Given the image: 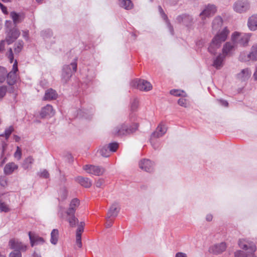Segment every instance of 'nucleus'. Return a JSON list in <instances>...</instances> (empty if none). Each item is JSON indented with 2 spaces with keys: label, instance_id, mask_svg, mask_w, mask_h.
<instances>
[{
  "label": "nucleus",
  "instance_id": "nucleus-19",
  "mask_svg": "<svg viewBox=\"0 0 257 257\" xmlns=\"http://www.w3.org/2000/svg\"><path fill=\"white\" fill-rule=\"evenodd\" d=\"M139 167L142 170L151 172L153 170V163L149 159H143L140 162Z\"/></svg>",
  "mask_w": 257,
  "mask_h": 257
},
{
  "label": "nucleus",
  "instance_id": "nucleus-35",
  "mask_svg": "<svg viewBox=\"0 0 257 257\" xmlns=\"http://www.w3.org/2000/svg\"><path fill=\"white\" fill-rule=\"evenodd\" d=\"M33 162L34 159L32 157H29L24 160L22 166L25 169H27L31 167Z\"/></svg>",
  "mask_w": 257,
  "mask_h": 257
},
{
  "label": "nucleus",
  "instance_id": "nucleus-12",
  "mask_svg": "<svg viewBox=\"0 0 257 257\" xmlns=\"http://www.w3.org/2000/svg\"><path fill=\"white\" fill-rule=\"evenodd\" d=\"M18 70V62L16 60L13 65L12 70L7 74V81L9 85H13L16 82L17 75L16 72Z\"/></svg>",
  "mask_w": 257,
  "mask_h": 257
},
{
  "label": "nucleus",
  "instance_id": "nucleus-48",
  "mask_svg": "<svg viewBox=\"0 0 257 257\" xmlns=\"http://www.w3.org/2000/svg\"><path fill=\"white\" fill-rule=\"evenodd\" d=\"M7 91V88L5 86L0 87V99L4 97Z\"/></svg>",
  "mask_w": 257,
  "mask_h": 257
},
{
  "label": "nucleus",
  "instance_id": "nucleus-39",
  "mask_svg": "<svg viewBox=\"0 0 257 257\" xmlns=\"http://www.w3.org/2000/svg\"><path fill=\"white\" fill-rule=\"evenodd\" d=\"M139 106V100L137 98H134L131 102V110L132 111H136Z\"/></svg>",
  "mask_w": 257,
  "mask_h": 257
},
{
  "label": "nucleus",
  "instance_id": "nucleus-23",
  "mask_svg": "<svg viewBox=\"0 0 257 257\" xmlns=\"http://www.w3.org/2000/svg\"><path fill=\"white\" fill-rule=\"evenodd\" d=\"M247 26L252 31L257 30V14L253 15L248 19Z\"/></svg>",
  "mask_w": 257,
  "mask_h": 257
},
{
  "label": "nucleus",
  "instance_id": "nucleus-46",
  "mask_svg": "<svg viewBox=\"0 0 257 257\" xmlns=\"http://www.w3.org/2000/svg\"><path fill=\"white\" fill-rule=\"evenodd\" d=\"M14 157L18 160H20L22 157V151L20 147H17V150L14 154Z\"/></svg>",
  "mask_w": 257,
  "mask_h": 257
},
{
  "label": "nucleus",
  "instance_id": "nucleus-22",
  "mask_svg": "<svg viewBox=\"0 0 257 257\" xmlns=\"http://www.w3.org/2000/svg\"><path fill=\"white\" fill-rule=\"evenodd\" d=\"M29 238L32 246L39 244H42L44 242V239L37 235L32 234L31 232H29Z\"/></svg>",
  "mask_w": 257,
  "mask_h": 257
},
{
  "label": "nucleus",
  "instance_id": "nucleus-24",
  "mask_svg": "<svg viewBox=\"0 0 257 257\" xmlns=\"http://www.w3.org/2000/svg\"><path fill=\"white\" fill-rule=\"evenodd\" d=\"M247 241L245 239H239L238 245L245 250L249 249L251 252H254L256 250V246L254 244H250L248 246Z\"/></svg>",
  "mask_w": 257,
  "mask_h": 257
},
{
  "label": "nucleus",
  "instance_id": "nucleus-38",
  "mask_svg": "<svg viewBox=\"0 0 257 257\" xmlns=\"http://www.w3.org/2000/svg\"><path fill=\"white\" fill-rule=\"evenodd\" d=\"M99 154L103 157H107L110 156V151L107 146H103L99 151Z\"/></svg>",
  "mask_w": 257,
  "mask_h": 257
},
{
  "label": "nucleus",
  "instance_id": "nucleus-18",
  "mask_svg": "<svg viewBox=\"0 0 257 257\" xmlns=\"http://www.w3.org/2000/svg\"><path fill=\"white\" fill-rule=\"evenodd\" d=\"M236 45L231 42H227L223 45L222 48V55L225 57L227 55H230L234 51Z\"/></svg>",
  "mask_w": 257,
  "mask_h": 257
},
{
  "label": "nucleus",
  "instance_id": "nucleus-25",
  "mask_svg": "<svg viewBox=\"0 0 257 257\" xmlns=\"http://www.w3.org/2000/svg\"><path fill=\"white\" fill-rule=\"evenodd\" d=\"M57 95L58 94L55 90L50 88L46 91L43 100H51L56 99L57 97Z\"/></svg>",
  "mask_w": 257,
  "mask_h": 257
},
{
  "label": "nucleus",
  "instance_id": "nucleus-9",
  "mask_svg": "<svg viewBox=\"0 0 257 257\" xmlns=\"http://www.w3.org/2000/svg\"><path fill=\"white\" fill-rule=\"evenodd\" d=\"M166 131L167 128L166 126L164 124L161 123L158 126L156 131L152 134L150 138V142L155 149H157L159 147L158 145H156L155 143V139L163 136L166 133Z\"/></svg>",
  "mask_w": 257,
  "mask_h": 257
},
{
  "label": "nucleus",
  "instance_id": "nucleus-36",
  "mask_svg": "<svg viewBox=\"0 0 257 257\" xmlns=\"http://www.w3.org/2000/svg\"><path fill=\"white\" fill-rule=\"evenodd\" d=\"M24 46V42L22 41H18L15 44L14 51L15 53L19 54L22 50Z\"/></svg>",
  "mask_w": 257,
  "mask_h": 257
},
{
  "label": "nucleus",
  "instance_id": "nucleus-57",
  "mask_svg": "<svg viewBox=\"0 0 257 257\" xmlns=\"http://www.w3.org/2000/svg\"><path fill=\"white\" fill-rule=\"evenodd\" d=\"M175 257H187V254L185 253L179 252H177L176 255Z\"/></svg>",
  "mask_w": 257,
  "mask_h": 257
},
{
  "label": "nucleus",
  "instance_id": "nucleus-52",
  "mask_svg": "<svg viewBox=\"0 0 257 257\" xmlns=\"http://www.w3.org/2000/svg\"><path fill=\"white\" fill-rule=\"evenodd\" d=\"M217 101L219 104H220L221 105H222L223 106L227 107L228 106V103L225 100H224L222 99H217Z\"/></svg>",
  "mask_w": 257,
  "mask_h": 257
},
{
  "label": "nucleus",
  "instance_id": "nucleus-61",
  "mask_svg": "<svg viewBox=\"0 0 257 257\" xmlns=\"http://www.w3.org/2000/svg\"><path fill=\"white\" fill-rule=\"evenodd\" d=\"M14 140H15L16 142H19L20 140V138L17 136V135H14Z\"/></svg>",
  "mask_w": 257,
  "mask_h": 257
},
{
  "label": "nucleus",
  "instance_id": "nucleus-27",
  "mask_svg": "<svg viewBox=\"0 0 257 257\" xmlns=\"http://www.w3.org/2000/svg\"><path fill=\"white\" fill-rule=\"evenodd\" d=\"M251 74V72L249 68L243 69L237 74V78L241 81H245L248 79Z\"/></svg>",
  "mask_w": 257,
  "mask_h": 257
},
{
  "label": "nucleus",
  "instance_id": "nucleus-53",
  "mask_svg": "<svg viewBox=\"0 0 257 257\" xmlns=\"http://www.w3.org/2000/svg\"><path fill=\"white\" fill-rule=\"evenodd\" d=\"M6 41L2 40L0 42V53H3L5 50Z\"/></svg>",
  "mask_w": 257,
  "mask_h": 257
},
{
  "label": "nucleus",
  "instance_id": "nucleus-50",
  "mask_svg": "<svg viewBox=\"0 0 257 257\" xmlns=\"http://www.w3.org/2000/svg\"><path fill=\"white\" fill-rule=\"evenodd\" d=\"M7 57L10 60L11 63H12L14 60V54L12 49L10 48L7 53Z\"/></svg>",
  "mask_w": 257,
  "mask_h": 257
},
{
  "label": "nucleus",
  "instance_id": "nucleus-33",
  "mask_svg": "<svg viewBox=\"0 0 257 257\" xmlns=\"http://www.w3.org/2000/svg\"><path fill=\"white\" fill-rule=\"evenodd\" d=\"M11 17L15 25L20 23L23 19V17L21 15L14 12L11 13Z\"/></svg>",
  "mask_w": 257,
  "mask_h": 257
},
{
  "label": "nucleus",
  "instance_id": "nucleus-32",
  "mask_svg": "<svg viewBox=\"0 0 257 257\" xmlns=\"http://www.w3.org/2000/svg\"><path fill=\"white\" fill-rule=\"evenodd\" d=\"M118 5L125 10H131L133 7L131 0H118Z\"/></svg>",
  "mask_w": 257,
  "mask_h": 257
},
{
  "label": "nucleus",
  "instance_id": "nucleus-42",
  "mask_svg": "<svg viewBox=\"0 0 257 257\" xmlns=\"http://www.w3.org/2000/svg\"><path fill=\"white\" fill-rule=\"evenodd\" d=\"M68 195V192L65 188H62L59 191V198L61 200H64L66 199Z\"/></svg>",
  "mask_w": 257,
  "mask_h": 257
},
{
  "label": "nucleus",
  "instance_id": "nucleus-37",
  "mask_svg": "<svg viewBox=\"0 0 257 257\" xmlns=\"http://www.w3.org/2000/svg\"><path fill=\"white\" fill-rule=\"evenodd\" d=\"M7 74V69L5 67H0V83H3L6 80Z\"/></svg>",
  "mask_w": 257,
  "mask_h": 257
},
{
  "label": "nucleus",
  "instance_id": "nucleus-64",
  "mask_svg": "<svg viewBox=\"0 0 257 257\" xmlns=\"http://www.w3.org/2000/svg\"><path fill=\"white\" fill-rule=\"evenodd\" d=\"M130 117H131V121L135 120V119L133 118L134 117L133 115H131Z\"/></svg>",
  "mask_w": 257,
  "mask_h": 257
},
{
  "label": "nucleus",
  "instance_id": "nucleus-6",
  "mask_svg": "<svg viewBox=\"0 0 257 257\" xmlns=\"http://www.w3.org/2000/svg\"><path fill=\"white\" fill-rule=\"evenodd\" d=\"M250 8V3L247 0H237L233 5L234 11L239 14L247 12Z\"/></svg>",
  "mask_w": 257,
  "mask_h": 257
},
{
  "label": "nucleus",
  "instance_id": "nucleus-3",
  "mask_svg": "<svg viewBox=\"0 0 257 257\" xmlns=\"http://www.w3.org/2000/svg\"><path fill=\"white\" fill-rule=\"evenodd\" d=\"M138 124L134 123L131 125H128L126 123H123L113 129V133L118 136H126L134 133L138 128Z\"/></svg>",
  "mask_w": 257,
  "mask_h": 257
},
{
  "label": "nucleus",
  "instance_id": "nucleus-17",
  "mask_svg": "<svg viewBox=\"0 0 257 257\" xmlns=\"http://www.w3.org/2000/svg\"><path fill=\"white\" fill-rule=\"evenodd\" d=\"M55 114L54 110L52 105L47 104L46 106L42 108L40 115L42 118L46 117H51Z\"/></svg>",
  "mask_w": 257,
  "mask_h": 257
},
{
  "label": "nucleus",
  "instance_id": "nucleus-8",
  "mask_svg": "<svg viewBox=\"0 0 257 257\" xmlns=\"http://www.w3.org/2000/svg\"><path fill=\"white\" fill-rule=\"evenodd\" d=\"M166 131L167 128L166 126L164 124L161 123L158 126L156 131L152 134L150 138V142L155 149H157L159 147L158 145H156L155 143V139L163 136L166 133Z\"/></svg>",
  "mask_w": 257,
  "mask_h": 257
},
{
  "label": "nucleus",
  "instance_id": "nucleus-49",
  "mask_svg": "<svg viewBox=\"0 0 257 257\" xmlns=\"http://www.w3.org/2000/svg\"><path fill=\"white\" fill-rule=\"evenodd\" d=\"M9 257H22V254L20 251L14 250L10 253Z\"/></svg>",
  "mask_w": 257,
  "mask_h": 257
},
{
  "label": "nucleus",
  "instance_id": "nucleus-31",
  "mask_svg": "<svg viewBox=\"0 0 257 257\" xmlns=\"http://www.w3.org/2000/svg\"><path fill=\"white\" fill-rule=\"evenodd\" d=\"M225 57L223 55L219 54L214 60L213 66L216 69H220L223 66V62Z\"/></svg>",
  "mask_w": 257,
  "mask_h": 257
},
{
  "label": "nucleus",
  "instance_id": "nucleus-60",
  "mask_svg": "<svg viewBox=\"0 0 257 257\" xmlns=\"http://www.w3.org/2000/svg\"><path fill=\"white\" fill-rule=\"evenodd\" d=\"M58 215L61 218H63L64 217L63 212L61 210V209L59 210Z\"/></svg>",
  "mask_w": 257,
  "mask_h": 257
},
{
  "label": "nucleus",
  "instance_id": "nucleus-54",
  "mask_svg": "<svg viewBox=\"0 0 257 257\" xmlns=\"http://www.w3.org/2000/svg\"><path fill=\"white\" fill-rule=\"evenodd\" d=\"M40 176L41 177L47 178L49 176V174L47 170H44L42 172H41Z\"/></svg>",
  "mask_w": 257,
  "mask_h": 257
},
{
  "label": "nucleus",
  "instance_id": "nucleus-20",
  "mask_svg": "<svg viewBox=\"0 0 257 257\" xmlns=\"http://www.w3.org/2000/svg\"><path fill=\"white\" fill-rule=\"evenodd\" d=\"M120 210V207L118 203H113L108 210L107 216L111 218H115Z\"/></svg>",
  "mask_w": 257,
  "mask_h": 257
},
{
  "label": "nucleus",
  "instance_id": "nucleus-45",
  "mask_svg": "<svg viewBox=\"0 0 257 257\" xmlns=\"http://www.w3.org/2000/svg\"><path fill=\"white\" fill-rule=\"evenodd\" d=\"M108 149L110 152H115L118 147V144L117 143H110L108 146Z\"/></svg>",
  "mask_w": 257,
  "mask_h": 257
},
{
  "label": "nucleus",
  "instance_id": "nucleus-58",
  "mask_svg": "<svg viewBox=\"0 0 257 257\" xmlns=\"http://www.w3.org/2000/svg\"><path fill=\"white\" fill-rule=\"evenodd\" d=\"M23 37L28 40L29 38V32L28 31H23Z\"/></svg>",
  "mask_w": 257,
  "mask_h": 257
},
{
  "label": "nucleus",
  "instance_id": "nucleus-4",
  "mask_svg": "<svg viewBox=\"0 0 257 257\" xmlns=\"http://www.w3.org/2000/svg\"><path fill=\"white\" fill-rule=\"evenodd\" d=\"M251 36V34L250 33H241L234 32L231 35V39L236 46L239 45L245 47L248 45Z\"/></svg>",
  "mask_w": 257,
  "mask_h": 257
},
{
  "label": "nucleus",
  "instance_id": "nucleus-63",
  "mask_svg": "<svg viewBox=\"0 0 257 257\" xmlns=\"http://www.w3.org/2000/svg\"><path fill=\"white\" fill-rule=\"evenodd\" d=\"M6 184V181H5L4 182L1 183V185L3 186H5V185Z\"/></svg>",
  "mask_w": 257,
  "mask_h": 257
},
{
  "label": "nucleus",
  "instance_id": "nucleus-16",
  "mask_svg": "<svg viewBox=\"0 0 257 257\" xmlns=\"http://www.w3.org/2000/svg\"><path fill=\"white\" fill-rule=\"evenodd\" d=\"M135 83L138 89L143 91H149L152 88V84L148 81L139 79L136 80Z\"/></svg>",
  "mask_w": 257,
  "mask_h": 257
},
{
  "label": "nucleus",
  "instance_id": "nucleus-55",
  "mask_svg": "<svg viewBox=\"0 0 257 257\" xmlns=\"http://www.w3.org/2000/svg\"><path fill=\"white\" fill-rule=\"evenodd\" d=\"M103 184L104 180L103 179H99L96 182L95 185L97 187L100 188Z\"/></svg>",
  "mask_w": 257,
  "mask_h": 257
},
{
  "label": "nucleus",
  "instance_id": "nucleus-29",
  "mask_svg": "<svg viewBox=\"0 0 257 257\" xmlns=\"http://www.w3.org/2000/svg\"><path fill=\"white\" fill-rule=\"evenodd\" d=\"M76 180L82 186L85 188H89L91 185V181L87 178L79 176L76 178Z\"/></svg>",
  "mask_w": 257,
  "mask_h": 257
},
{
  "label": "nucleus",
  "instance_id": "nucleus-5",
  "mask_svg": "<svg viewBox=\"0 0 257 257\" xmlns=\"http://www.w3.org/2000/svg\"><path fill=\"white\" fill-rule=\"evenodd\" d=\"M77 70V63L73 62L70 65H66L63 67L62 74V80L64 83H66L71 77L72 74Z\"/></svg>",
  "mask_w": 257,
  "mask_h": 257
},
{
  "label": "nucleus",
  "instance_id": "nucleus-43",
  "mask_svg": "<svg viewBox=\"0 0 257 257\" xmlns=\"http://www.w3.org/2000/svg\"><path fill=\"white\" fill-rule=\"evenodd\" d=\"M10 211V208L8 205L5 202L0 200V211L8 212Z\"/></svg>",
  "mask_w": 257,
  "mask_h": 257
},
{
  "label": "nucleus",
  "instance_id": "nucleus-56",
  "mask_svg": "<svg viewBox=\"0 0 257 257\" xmlns=\"http://www.w3.org/2000/svg\"><path fill=\"white\" fill-rule=\"evenodd\" d=\"M0 8H1L2 12L4 14H6L8 13L7 8L4 5H3L1 3H0Z\"/></svg>",
  "mask_w": 257,
  "mask_h": 257
},
{
  "label": "nucleus",
  "instance_id": "nucleus-21",
  "mask_svg": "<svg viewBox=\"0 0 257 257\" xmlns=\"http://www.w3.org/2000/svg\"><path fill=\"white\" fill-rule=\"evenodd\" d=\"M226 248V245L224 242H221L213 245L210 248V251L214 254H218L224 251Z\"/></svg>",
  "mask_w": 257,
  "mask_h": 257
},
{
  "label": "nucleus",
  "instance_id": "nucleus-2",
  "mask_svg": "<svg viewBox=\"0 0 257 257\" xmlns=\"http://www.w3.org/2000/svg\"><path fill=\"white\" fill-rule=\"evenodd\" d=\"M229 32L230 31L227 27H225L222 30L219 31L215 35L208 48L210 53L215 54L216 53L217 50L220 47L222 43L226 40Z\"/></svg>",
  "mask_w": 257,
  "mask_h": 257
},
{
  "label": "nucleus",
  "instance_id": "nucleus-34",
  "mask_svg": "<svg viewBox=\"0 0 257 257\" xmlns=\"http://www.w3.org/2000/svg\"><path fill=\"white\" fill-rule=\"evenodd\" d=\"M59 231L57 229L52 230L51 233V242L53 244H56L58 241Z\"/></svg>",
  "mask_w": 257,
  "mask_h": 257
},
{
  "label": "nucleus",
  "instance_id": "nucleus-28",
  "mask_svg": "<svg viewBox=\"0 0 257 257\" xmlns=\"http://www.w3.org/2000/svg\"><path fill=\"white\" fill-rule=\"evenodd\" d=\"M159 12L162 16V18L166 21V24L167 25V27L171 33V34H174V29L173 26L171 25L169 20L168 19L167 16L164 13L163 9L161 6H159L158 7Z\"/></svg>",
  "mask_w": 257,
  "mask_h": 257
},
{
  "label": "nucleus",
  "instance_id": "nucleus-13",
  "mask_svg": "<svg viewBox=\"0 0 257 257\" xmlns=\"http://www.w3.org/2000/svg\"><path fill=\"white\" fill-rule=\"evenodd\" d=\"M176 22L179 24H182L186 27H189L192 25L193 19L189 15L183 14L177 17Z\"/></svg>",
  "mask_w": 257,
  "mask_h": 257
},
{
  "label": "nucleus",
  "instance_id": "nucleus-14",
  "mask_svg": "<svg viewBox=\"0 0 257 257\" xmlns=\"http://www.w3.org/2000/svg\"><path fill=\"white\" fill-rule=\"evenodd\" d=\"M243 54H241L239 56L240 60L247 61L249 60L253 61L257 60V44H254L251 48L250 52L247 54V58H243Z\"/></svg>",
  "mask_w": 257,
  "mask_h": 257
},
{
  "label": "nucleus",
  "instance_id": "nucleus-41",
  "mask_svg": "<svg viewBox=\"0 0 257 257\" xmlns=\"http://www.w3.org/2000/svg\"><path fill=\"white\" fill-rule=\"evenodd\" d=\"M14 131V128L13 126H10L9 127L6 128L4 134L2 135L1 136L5 137L6 139H8Z\"/></svg>",
  "mask_w": 257,
  "mask_h": 257
},
{
  "label": "nucleus",
  "instance_id": "nucleus-15",
  "mask_svg": "<svg viewBox=\"0 0 257 257\" xmlns=\"http://www.w3.org/2000/svg\"><path fill=\"white\" fill-rule=\"evenodd\" d=\"M9 245L11 249H13L14 250L26 251L27 250L26 245L17 239H10L9 242Z\"/></svg>",
  "mask_w": 257,
  "mask_h": 257
},
{
  "label": "nucleus",
  "instance_id": "nucleus-1",
  "mask_svg": "<svg viewBox=\"0 0 257 257\" xmlns=\"http://www.w3.org/2000/svg\"><path fill=\"white\" fill-rule=\"evenodd\" d=\"M80 205V201L77 198L73 199L69 204V207L65 212L66 215V220L68 222L71 227H75L77 224V228L76 231V244L79 248L82 247L81 234L84 231L85 223L79 222V220L75 216L77 208Z\"/></svg>",
  "mask_w": 257,
  "mask_h": 257
},
{
  "label": "nucleus",
  "instance_id": "nucleus-11",
  "mask_svg": "<svg viewBox=\"0 0 257 257\" xmlns=\"http://www.w3.org/2000/svg\"><path fill=\"white\" fill-rule=\"evenodd\" d=\"M83 168L87 173L96 176L102 175L105 171L104 168L99 166L86 165Z\"/></svg>",
  "mask_w": 257,
  "mask_h": 257
},
{
  "label": "nucleus",
  "instance_id": "nucleus-62",
  "mask_svg": "<svg viewBox=\"0 0 257 257\" xmlns=\"http://www.w3.org/2000/svg\"><path fill=\"white\" fill-rule=\"evenodd\" d=\"M4 3L11 2L12 0H2Z\"/></svg>",
  "mask_w": 257,
  "mask_h": 257
},
{
  "label": "nucleus",
  "instance_id": "nucleus-44",
  "mask_svg": "<svg viewBox=\"0 0 257 257\" xmlns=\"http://www.w3.org/2000/svg\"><path fill=\"white\" fill-rule=\"evenodd\" d=\"M235 257H255L254 254L251 253L248 255H245L243 251L238 250L235 252Z\"/></svg>",
  "mask_w": 257,
  "mask_h": 257
},
{
  "label": "nucleus",
  "instance_id": "nucleus-40",
  "mask_svg": "<svg viewBox=\"0 0 257 257\" xmlns=\"http://www.w3.org/2000/svg\"><path fill=\"white\" fill-rule=\"evenodd\" d=\"M170 93L171 95H173L175 96H185V95H183V93H185L183 90H181L180 89H172L170 91Z\"/></svg>",
  "mask_w": 257,
  "mask_h": 257
},
{
  "label": "nucleus",
  "instance_id": "nucleus-10",
  "mask_svg": "<svg viewBox=\"0 0 257 257\" xmlns=\"http://www.w3.org/2000/svg\"><path fill=\"white\" fill-rule=\"evenodd\" d=\"M12 23L10 21H7L6 22V26L7 28V32L8 33L6 41L8 44L13 43L20 35V32L17 29H11L9 28V26Z\"/></svg>",
  "mask_w": 257,
  "mask_h": 257
},
{
  "label": "nucleus",
  "instance_id": "nucleus-26",
  "mask_svg": "<svg viewBox=\"0 0 257 257\" xmlns=\"http://www.w3.org/2000/svg\"><path fill=\"white\" fill-rule=\"evenodd\" d=\"M18 168V166L15 163H9L6 165L4 168V173L6 175H9L13 173V172Z\"/></svg>",
  "mask_w": 257,
  "mask_h": 257
},
{
  "label": "nucleus",
  "instance_id": "nucleus-51",
  "mask_svg": "<svg viewBox=\"0 0 257 257\" xmlns=\"http://www.w3.org/2000/svg\"><path fill=\"white\" fill-rule=\"evenodd\" d=\"M178 103L181 106L186 107L187 106V100L186 99L183 98H181L179 99L178 101Z\"/></svg>",
  "mask_w": 257,
  "mask_h": 257
},
{
  "label": "nucleus",
  "instance_id": "nucleus-30",
  "mask_svg": "<svg viewBox=\"0 0 257 257\" xmlns=\"http://www.w3.org/2000/svg\"><path fill=\"white\" fill-rule=\"evenodd\" d=\"M223 20L220 16L216 17L212 23V28L214 31L218 30L222 25Z\"/></svg>",
  "mask_w": 257,
  "mask_h": 257
},
{
  "label": "nucleus",
  "instance_id": "nucleus-47",
  "mask_svg": "<svg viewBox=\"0 0 257 257\" xmlns=\"http://www.w3.org/2000/svg\"><path fill=\"white\" fill-rule=\"evenodd\" d=\"M106 223H105V227L106 228L110 227L112 225V224H113V219L111 217L107 216L106 218Z\"/></svg>",
  "mask_w": 257,
  "mask_h": 257
},
{
  "label": "nucleus",
  "instance_id": "nucleus-7",
  "mask_svg": "<svg viewBox=\"0 0 257 257\" xmlns=\"http://www.w3.org/2000/svg\"><path fill=\"white\" fill-rule=\"evenodd\" d=\"M216 7L213 4H208L205 6L200 14L199 16L203 21V24H205V20L206 18H208L213 16L216 12Z\"/></svg>",
  "mask_w": 257,
  "mask_h": 257
},
{
  "label": "nucleus",
  "instance_id": "nucleus-59",
  "mask_svg": "<svg viewBox=\"0 0 257 257\" xmlns=\"http://www.w3.org/2000/svg\"><path fill=\"white\" fill-rule=\"evenodd\" d=\"M212 215L211 214H208L206 215V219L208 221H210L212 220Z\"/></svg>",
  "mask_w": 257,
  "mask_h": 257
}]
</instances>
